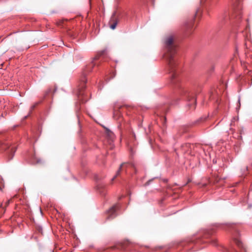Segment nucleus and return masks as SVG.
Here are the masks:
<instances>
[{
	"mask_svg": "<svg viewBox=\"0 0 252 252\" xmlns=\"http://www.w3.org/2000/svg\"><path fill=\"white\" fill-rule=\"evenodd\" d=\"M33 161H32L33 163H38L41 162V160L40 159L37 158L35 156H34Z\"/></svg>",
	"mask_w": 252,
	"mask_h": 252,
	"instance_id": "2eb2a0df",
	"label": "nucleus"
},
{
	"mask_svg": "<svg viewBox=\"0 0 252 252\" xmlns=\"http://www.w3.org/2000/svg\"><path fill=\"white\" fill-rule=\"evenodd\" d=\"M226 226L229 231H230L232 239L238 248V250L233 249L232 251H233V252H246V250L244 247L243 243L239 238L240 234L236 226L235 225L230 224Z\"/></svg>",
	"mask_w": 252,
	"mask_h": 252,
	"instance_id": "20e7f679",
	"label": "nucleus"
},
{
	"mask_svg": "<svg viewBox=\"0 0 252 252\" xmlns=\"http://www.w3.org/2000/svg\"><path fill=\"white\" fill-rule=\"evenodd\" d=\"M119 209V206L118 204L114 205L106 212V219L111 220L115 218L117 215V211Z\"/></svg>",
	"mask_w": 252,
	"mask_h": 252,
	"instance_id": "0eeeda50",
	"label": "nucleus"
},
{
	"mask_svg": "<svg viewBox=\"0 0 252 252\" xmlns=\"http://www.w3.org/2000/svg\"><path fill=\"white\" fill-rule=\"evenodd\" d=\"M109 134V135H110V138H112V135H113V133L110 132Z\"/></svg>",
	"mask_w": 252,
	"mask_h": 252,
	"instance_id": "a211bd4d",
	"label": "nucleus"
},
{
	"mask_svg": "<svg viewBox=\"0 0 252 252\" xmlns=\"http://www.w3.org/2000/svg\"><path fill=\"white\" fill-rule=\"evenodd\" d=\"M10 202V200L6 201L4 203H2L0 205V216L2 215L5 212V208L7 206Z\"/></svg>",
	"mask_w": 252,
	"mask_h": 252,
	"instance_id": "9b49d317",
	"label": "nucleus"
},
{
	"mask_svg": "<svg viewBox=\"0 0 252 252\" xmlns=\"http://www.w3.org/2000/svg\"><path fill=\"white\" fill-rule=\"evenodd\" d=\"M116 12L115 11L113 13L109 22L110 27L112 30H114L116 28L117 23L118 22V18L116 17Z\"/></svg>",
	"mask_w": 252,
	"mask_h": 252,
	"instance_id": "1a4fd4ad",
	"label": "nucleus"
},
{
	"mask_svg": "<svg viewBox=\"0 0 252 252\" xmlns=\"http://www.w3.org/2000/svg\"><path fill=\"white\" fill-rule=\"evenodd\" d=\"M126 165L127 166H131V167H132L133 169H135V167H134V165L132 164V163H123L122 164H121L120 165V167L119 168V169H118V170L117 171V173H116V174L115 175V176L112 179V181H114L115 180V179L120 174V172H121V171L122 170V169L123 168H124Z\"/></svg>",
	"mask_w": 252,
	"mask_h": 252,
	"instance_id": "9d476101",
	"label": "nucleus"
},
{
	"mask_svg": "<svg viewBox=\"0 0 252 252\" xmlns=\"http://www.w3.org/2000/svg\"><path fill=\"white\" fill-rule=\"evenodd\" d=\"M87 82V79L86 77L83 76L81 80V84L80 87L78 88V92L77 93V95L78 97V99L82 103L85 102L87 101V99L86 98V93L85 92V89L86 88L85 84Z\"/></svg>",
	"mask_w": 252,
	"mask_h": 252,
	"instance_id": "423d86ee",
	"label": "nucleus"
},
{
	"mask_svg": "<svg viewBox=\"0 0 252 252\" xmlns=\"http://www.w3.org/2000/svg\"><path fill=\"white\" fill-rule=\"evenodd\" d=\"M28 116H25V119H26L27 118Z\"/></svg>",
	"mask_w": 252,
	"mask_h": 252,
	"instance_id": "412c9836",
	"label": "nucleus"
},
{
	"mask_svg": "<svg viewBox=\"0 0 252 252\" xmlns=\"http://www.w3.org/2000/svg\"><path fill=\"white\" fill-rule=\"evenodd\" d=\"M4 187L3 181L2 178L0 176V191H2V188Z\"/></svg>",
	"mask_w": 252,
	"mask_h": 252,
	"instance_id": "4468645a",
	"label": "nucleus"
},
{
	"mask_svg": "<svg viewBox=\"0 0 252 252\" xmlns=\"http://www.w3.org/2000/svg\"><path fill=\"white\" fill-rule=\"evenodd\" d=\"M239 138L241 139H242V136H239Z\"/></svg>",
	"mask_w": 252,
	"mask_h": 252,
	"instance_id": "aec40b11",
	"label": "nucleus"
},
{
	"mask_svg": "<svg viewBox=\"0 0 252 252\" xmlns=\"http://www.w3.org/2000/svg\"><path fill=\"white\" fill-rule=\"evenodd\" d=\"M213 162H214V163H216L217 162L216 160H215V159H213Z\"/></svg>",
	"mask_w": 252,
	"mask_h": 252,
	"instance_id": "6ab92c4d",
	"label": "nucleus"
},
{
	"mask_svg": "<svg viewBox=\"0 0 252 252\" xmlns=\"http://www.w3.org/2000/svg\"><path fill=\"white\" fill-rule=\"evenodd\" d=\"M185 30L187 34H191L194 29V20H190L185 24Z\"/></svg>",
	"mask_w": 252,
	"mask_h": 252,
	"instance_id": "6e6552de",
	"label": "nucleus"
},
{
	"mask_svg": "<svg viewBox=\"0 0 252 252\" xmlns=\"http://www.w3.org/2000/svg\"><path fill=\"white\" fill-rule=\"evenodd\" d=\"M16 150V147L12 145L11 142L4 137L0 136V151H5L9 160L12 159Z\"/></svg>",
	"mask_w": 252,
	"mask_h": 252,
	"instance_id": "7ed1b4c3",
	"label": "nucleus"
},
{
	"mask_svg": "<svg viewBox=\"0 0 252 252\" xmlns=\"http://www.w3.org/2000/svg\"><path fill=\"white\" fill-rule=\"evenodd\" d=\"M105 53V51H102L100 53H98L94 58V60L92 63V64H91L92 67L94 66L96 64V61L99 58V57L103 55Z\"/></svg>",
	"mask_w": 252,
	"mask_h": 252,
	"instance_id": "f8f14e48",
	"label": "nucleus"
},
{
	"mask_svg": "<svg viewBox=\"0 0 252 252\" xmlns=\"http://www.w3.org/2000/svg\"><path fill=\"white\" fill-rule=\"evenodd\" d=\"M97 189L100 194L102 195H105L106 193V190L105 187L103 185H98L97 186Z\"/></svg>",
	"mask_w": 252,
	"mask_h": 252,
	"instance_id": "ddd939ff",
	"label": "nucleus"
},
{
	"mask_svg": "<svg viewBox=\"0 0 252 252\" xmlns=\"http://www.w3.org/2000/svg\"><path fill=\"white\" fill-rule=\"evenodd\" d=\"M37 105V104H33L32 105L31 108H30V113H31L32 112V111L34 110V109L35 108V107H36V105Z\"/></svg>",
	"mask_w": 252,
	"mask_h": 252,
	"instance_id": "dca6fc26",
	"label": "nucleus"
},
{
	"mask_svg": "<svg viewBox=\"0 0 252 252\" xmlns=\"http://www.w3.org/2000/svg\"><path fill=\"white\" fill-rule=\"evenodd\" d=\"M164 47V58L167 62V69L170 75L171 83L175 85L179 82L180 80L178 78V59L176 56L177 46L172 36L169 35L165 38Z\"/></svg>",
	"mask_w": 252,
	"mask_h": 252,
	"instance_id": "f257e3e1",
	"label": "nucleus"
},
{
	"mask_svg": "<svg viewBox=\"0 0 252 252\" xmlns=\"http://www.w3.org/2000/svg\"><path fill=\"white\" fill-rule=\"evenodd\" d=\"M181 95L186 98L187 100L189 101V105L191 106L195 104L196 103V93L193 91H189L188 90L185 88H181L180 91Z\"/></svg>",
	"mask_w": 252,
	"mask_h": 252,
	"instance_id": "39448f33",
	"label": "nucleus"
},
{
	"mask_svg": "<svg viewBox=\"0 0 252 252\" xmlns=\"http://www.w3.org/2000/svg\"><path fill=\"white\" fill-rule=\"evenodd\" d=\"M211 243L213 245L217 246V242L216 240H212Z\"/></svg>",
	"mask_w": 252,
	"mask_h": 252,
	"instance_id": "f3484780",
	"label": "nucleus"
},
{
	"mask_svg": "<svg viewBox=\"0 0 252 252\" xmlns=\"http://www.w3.org/2000/svg\"><path fill=\"white\" fill-rule=\"evenodd\" d=\"M206 0H200V2L204 4ZM232 2L233 11L231 15H227V13L223 14L221 18L222 19H235L238 22L242 17V0H231Z\"/></svg>",
	"mask_w": 252,
	"mask_h": 252,
	"instance_id": "f03ea898",
	"label": "nucleus"
}]
</instances>
